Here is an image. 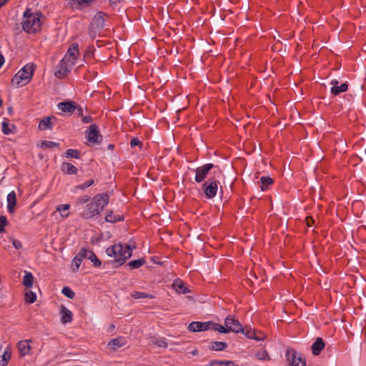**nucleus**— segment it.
<instances>
[{
	"instance_id": "1",
	"label": "nucleus",
	"mask_w": 366,
	"mask_h": 366,
	"mask_svg": "<svg viewBox=\"0 0 366 366\" xmlns=\"http://www.w3.org/2000/svg\"><path fill=\"white\" fill-rule=\"evenodd\" d=\"M109 197L107 193L95 195L92 201L87 204L81 212L84 219H90L101 213L104 208L108 204Z\"/></svg>"
},
{
	"instance_id": "2",
	"label": "nucleus",
	"mask_w": 366,
	"mask_h": 366,
	"mask_svg": "<svg viewBox=\"0 0 366 366\" xmlns=\"http://www.w3.org/2000/svg\"><path fill=\"white\" fill-rule=\"evenodd\" d=\"M106 253L109 257L114 258L116 267H119L125 263L127 259L132 256V248L129 244L119 243L109 247L106 249Z\"/></svg>"
},
{
	"instance_id": "3",
	"label": "nucleus",
	"mask_w": 366,
	"mask_h": 366,
	"mask_svg": "<svg viewBox=\"0 0 366 366\" xmlns=\"http://www.w3.org/2000/svg\"><path fill=\"white\" fill-rule=\"evenodd\" d=\"M41 16L40 12L34 14L31 9L27 8L24 12V20L21 23L24 31L29 34L39 31L41 29Z\"/></svg>"
},
{
	"instance_id": "4",
	"label": "nucleus",
	"mask_w": 366,
	"mask_h": 366,
	"mask_svg": "<svg viewBox=\"0 0 366 366\" xmlns=\"http://www.w3.org/2000/svg\"><path fill=\"white\" fill-rule=\"evenodd\" d=\"M34 69L35 65L34 64L25 65L12 78L11 84L16 87H21L28 84L33 76Z\"/></svg>"
},
{
	"instance_id": "5",
	"label": "nucleus",
	"mask_w": 366,
	"mask_h": 366,
	"mask_svg": "<svg viewBox=\"0 0 366 366\" xmlns=\"http://www.w3.org/2000/svg\"><path fill=\"white\" fill-rule=\"evenodd\" d=\"M285 356L290 365L291 366H306V361L300 353H297L292 348H288Z\"/></svg>"
},
{
	"instance_id": "6",
	"label": "nucleus",
	"mask_w": 366,
	"mask_h": 366,
	"mask_svg": "<svg viewBox=\"0 0 366 366\" xmlns=\"http://www.w3.org/2000/svg\"><path fill=\"white\" fill-rule=\"evenodd\" d=\"M76 61L68 57L64 56L59 64V69L55 73V76L58 78L64 77L72 69Z\"/></svg>"
},
{
	"instance_id": "7",
	"label": "nucleus",
	"mask_w": 366,
	"mask_h": 366,
	"mask_svg": "<svg viewBox=\"0 0 366 366\" xmlns=\"http://www.w3.org/2000/svg\"><path fill=\"white\" fill-rule=\"evenodd\" d=\"M86 139L92 144H99L102 140L97 124H93L89 126V129L86 131Z\"/></svg>"
},
{
	"instance_id": "8",
	"label": "nucleus",
	"mask_w": 366,
	"mask_h": 366,
	"mask_svg": "<svg viewBox=\"0 0 366 366\" xmlns=\"http://www.w3.org/2000/svg\"><path fill=\"white\" fill-rule=\"evenodd\" d=\"M215 166L212 163H207L197 167L195 170V181L198 183L203 182L207 177L209 172Z\"/></svg>"
},
{
	"instance_id": "9",
	"label": "nucleus",
	"mask_w": 366,
	"mask_h": 366,
	"mask_svg": "<svg viewBox=\"0 0 366 366\" xmlns=\"http://www.w3.org/2000/svg\"><path fill=\"white\" fill-rule=\"evenodd\" d=\"M218 182L214 179H209L204 183V194L208 199L213 198L218 189Z\"/></svg>"
},
{
	"instance_id": "10",
	"label": "nucleus",
	"mask_w": 366,
	"mask_h": 366,
	"mask_svg": "<svg viewBox=\"0 0 366 366\" xmlns=\"http://www.w3.org/2000/svg\"><path fill=\"white\" fill-rule=\"evenodd\" d=\"M224 325L228 327L229 332L235 333L244 332V327L239 320L232 316H228L224 319Z\"/></svg>"
},
{
	"instance_id": "11",
	"label": "nucleus",
	"mask_w": 366,
	"mask_h": 366,
	"mask_svg": "<svg viewBox=\"0 0 366 366\" xmlns=\"http://www.w3.org/2000/svg\"><path fill=\"white\" fill-rule=\"evenodd\" d=\"M212 322H192L188 325V330L192 332L206 331L211 329Z\"/></svg>"
},
{
	"instance_id": "12",
	"label": "nucleus",
	"mask_w": 366,
	"mask_h": 366,
	"mask_svg": "<svg viewBox=\"0 0 366 366\" xmlns=\"http://www.w3.org/2000/svg\"><path fill=\"white\" fill-rule=\"evenodd\" d=\"M57 107L63 112H67L70 114H73L76 109L75 102L71 100L59 102Z\"/></svg>"
},
{
	"instance_id": "13",
	"label": "nucleus",
	"mask_w": 366,
	"mask_h": 366,
	"mask_svg": "<svg viewBox=\"0 0 366 366\" xmlns=\"http://www.w3.org/2000/svg\"><path fill=\"white\" fill-rule=\"evenodd\" d=\"M330 84L332 85L330 92L333 95H338L342 92H346L348 89V85L346 83H343L340 86H338L339 82L337 79L332 80Z\"/></svg>"
},
{
	"instance_id": "14",
	"label": "nucleus",
	"mask_w": 366,
	"mask_h": 366,
	"mask_svg": "<svg viewBox=\"0 0 366 366\" xmlns=\"http://www.w3.org/2000/svg\"><path fill=\"white\" fill-rule=\"evenodd\" d=\"M126 344V339L124 337L120 336L109 341L108 343V347L112 351H116L117 349L124 346Z\"/></svg>"
},
{
	"instance_id": "15",
	"label": "nucleus",
	"mask_w": 366,
	"mask_h": 366,
	"mask_svg": "<svg viewBox=\"0 0 366 366\" xmlns=\"http://www.w3.org/2000/svg\"><path fill=\"white\" fill-rule=\"evenodd\" d=\"M84 252V251H81L80 249V251L74 257L71 265V268L73 272H76L79 270L82 259L85 258Z\"/></svg>"
},
{
	"instance_id": "16",
	"label": "nucleus",
	"mask_w": 366,
	"mask_h": 366,
	"mask_svg": "<svg viewBox=\"0 0 366 366\" xmlns=\"http://www.w3.org/2000/svg\"><path fill=\"white\" fill-rule=\"evenodd\" d=\"M325 344L321 337H317L315 341L311 346V350L313 355L317 356L320 354L324 349Z\"/></svg>"
},
{
	"instance_id": "17",
	"label": "nucleus",
	"mask_w": 366,
	"mask_h": 366,
	"mask_svg": "<svg viewBox=\"0 0 366 366\" xmlns=\"http://www.w3.org/2000/svg\"><path fill=\"white\" fill-rule=\"evenodd\" d=\"M81 250L85 252V258L93 262L94 267H99L101 266L102 262L97 257L93 251L87 249L84 247L81 248Z\"/></svg>"
},
{
	"instance_id": "18",
	"label": "nucleus",
	"mask_w": 366,
	"mask_h": 366,
	"mask_svg": "<svg viewBox=\"0 0 366 366\" xmlns=\"http://www.w3.org/2000/svg\"><path fill=\"white\" fill-rule=\"evenodd\" d=\"M79 54V44L77 43H73L68 49L64 56L68 57V59H71L76 61Z\"/></svg>"
},
{
	"instance_id": "19",
	"label": "nucleus",
	"mask_w": 366,
	"mask_h": 366,
	"mask_svg": "<svg viewBox=\"0 0 366 366\" xmlns=\"http://www.w3.org/2000/svg\"><path fill=\"white\" fill-rule=\"evenodd\" d=\"M173 289L179 294H187L190 290L186 287L185 284L180 280H176L172 284Z\"/></svg>"
},
{
	"instance_id": "20",
	"label": "nucleus",
	"mask_w": 366,
	"mask_h": 366,
	"mask_svg": "<svg viewBox=\"0 0 366 366\" xmlns=\"http://www.w3.org/2000/svg\"><path fill=\"white\" fill-rule=\"evenodd\" d=\"M52 119H56V118L54 116L47 117L46 118L42 119L39 124V129L40 130H46V129H51L53 123L51 122Z\"/></svg>"
},
{
	"instance_id": "21",
	"label": "nucleus",
	"mask_w": 366,
	"mask_h": 366,
	"mask_svg": "<svg viewBox=\"0 0 366 366\" xmlns=\"http://www.w3.org/2000/svg\"><path fill=\"white\" fill-rule=\"evenodd\" d=\"M60 313L61 315V321L63 324L69 323L72 321V312L64 305H61Z\"/></svg>"
},
{
	"instance_id": "22",
	"label": "nucleus",
	"mask_w": 366,
	"mask_h": 366,
	"mask_svg": "<svg viewBox=\"0 0 366 366\" xmlns=\"http://www.w3.org/2000/svg\"><path fill=\"white\" fill-rule=\"evenodd\" d=\"M7 208L9 213L12 214L16 204V197L14 191H11L7 196Z\"/></svg>"
},
{
	"instance_id": "23",
	"label": "nucleus",
	"mask_w": 366,
	"mask_h": 366,
	"mask_svg": "<svg viewBox=\"0 0 366 366\" xmlns=\"http://www.w3.org/2000/svg\"><path fill=\"white\" fill-rule=\"evenodd\" d=\"M19 354L21 357L29 354L31 350L28 340H21L17 345Z\"/></svg>"
},
{
	"instance_id": "24",
	"label": "nucleus",
	"mask_w": 366,
	"mask_h": 366,
	"mask_svg": "<svg viewBox=\"0 0 366 366\" xmlns=\"http://www.w3.org/2000/svg\"><path fill=\"white\" fill-rule=\"evenodd\" d=\"M104 14L102 11L98 12L93 20V25H96L98 29H102L104 26Z\"/></svg>"
},
{
	"instance_id": "25",
	"label": "nucleus",
	"mask_w": 366,
	"mask_h": 366,
	"mask_svg": "<svg viewBox=\"0 0 366 366\" xmlns=\"http://www.w3.org/2000/svg\"><path fill=\"white\" fill-rule=\"evenodd\" d=\"M61 170L67 174H75L77 173V168L72 164L69 162H64L61 164Z\"/></svg>"
},
{
	"instance_id": "26",
	"label": "nucleus",
	"mask_w": 366,
	"mask_h": 366,
	"mask_svg": "<svg viewBox=\"0 0 366 366\" xmlns=\"http://www.w3.org/2000/svg\"><path fill=\"white\" fill-rule=\"evenodd\" d=\"M34 276L30 272H25L23 277V285L26 288H31L34 283Z\"/></svg>"
},
{
	"instance_id": "27",
	"label": "nucleus",
	"mask_w": 366,
	"mask_h": 366,
	"mask_svg": "<svg viewBox=\"0 0 366 366\" xmlns=\"http://www.w3.org/2000/svg\"><path fill=\"white\" fill-rule=\"evenodd\" d=\"M227 347V344L224 342L214 341L210 342L209 349L214 351H222Z\"/></svg>"
},
{
	"instance_id": "28",
	"label": "nucleus",
	"mask_w": 366,
	"mask_h": 366,
	"mask_svg": "<svg viewBox=\"0 0 366 366\" xmlns=\"http://www.w3.org/2000/svg\"><path fill=\"white\" fill-rule=\"evenodd\" d=\"M123 219V217L120 215H114L113 214V212L112 211H109L106 217H105V220L106 222H110V223H114V222H117L118 221H121Z\"/></svg>"
},
{
	"instance_id": "29",
	"label": "nucleus",
	"mask_w": 366,
	"mask_h": 366,
	"mask_svg": "<svg viewBox=\"0 0 366 366\" xmlns=\"http://www.w3.org/2000/svg\"><path fill=\"white\" fill-rule=\"evenodd\" d=\"M261 182V190L264 191L267 189V187L273 183V179L270 177H262L260 178Z\"/></svg>"
},
{
	"instance_id": "30",
	"label": "nucleus",
	"mask_w": 366,
	"mask_h": 366,
	"mask_svg": "<svg viewBox=\"0 0 366 366\" xmlns=\"http://www.w3.org/2000/svg\"><path fill=\"white\" fill-rule=\"evenodd\" d=\"M146 263V260L144 258H140L138 259L132 260L128 262L127 266L134 268L138 269Z\"/></svg>"
},
{
	"instance_id": "31",
	"label": "nucleus",
	"mask_w": 366,
	"mask_h": 366,
	"mask_svg": "<svg viewBox=\"0 0 366 366\" xmlns=\"http://www.w3.org/2000/svg\"><path fill=\"white\" fill-rule=\"evenodd\" d=\"M65 157L66 158L79 159L81 157V152L78 149H69L65 152Z\"/></svg>"
},
{
	"instance_id": "32",
	"label": "nucleus",
	"mask_w": 366,
	"mask_h": 366,
	"mask_svg": "<svg viewBox=\"0 0 366 366\" xmlns=\"http://www.w3.org/2000/svg\"><path fill=\"white\" fill-rule=\"evenodd\" d=\"M207 366H234V363L232 361H212Z\"/></svg>"
},
{
	"instance_id": "33",
	"label": "nucleus",
	"mask_w": 366,
	"mask_h": 366,
	"mask_svg": "<svg viewBox=\"0 0 366 366\" xmlns=\"http://www.w3.org/2000/svg\"><path fill=\"white\" fill-rule=\"evenodd\" d=\"M211 328H212L215 331H218L220 333L226 334L229 332L227 327H226L225 325L222 326L217 323L212 322V324H211Z\"/></svg>"
},
{
	"instance_id": "34",
	"label": "nucleus",
	"mask_w": 366,
	"mask_h": 366,
	"mask_svg": "<svg viewBox=\"0 0 366 366\" xmlns=\"http://www.w3.org/2000/svg\"><path fill=\"white\" fill-rule=\"evenodd\" d=\"M11 352L6 350L1 356V360L0 362L1 366H6L9 360L11 359Z\"/></svg>"
},
{
	"instance_id": "35",
	"label": "nucleus",
	"mask_w": 366,
	"mask_h": 366,
	"mask_svg": "<svg viewBox=\"0 0 366 366\" xmlns=\"http://www.w3.org/2000/svg\"><path fill=\"white\" fill-rule=\"evenodd\" d=\"M132 297L134 299H141V298H149L153 299L154 297L152 295L147 294L142 292H134L132 294Z\"/></svg>"
},
{
	"instance_id": "36",
	"label": "nucleus",
	"mask_w": 366,
	"mask_h": 366,
	"mask_svg": "<svg viewBox=\"0 0 366 366\" xmlns=\"http://www.w3.org/2000/svg\"><path fill=\"white\" fill-rule=\"evenodd\" d=\"M36 300V295L31 291H28L25 293V300L28 303H34Z\"/></svg>"
},
{
	"instance_id": "37",
	"label": "nucleus",
	"mask_w": 366,
	"mask_h": 366,
	"mask_svg": "<svg viewBox=\"0 0 366 366\" xmlns=\"http://www.w3.org/2000/svg\"><path fill=\"white\" fill-rule=\"evenodd\" d=\"M152 343L157 345L159 347L165 348L167 347V342H166V340L164 338H161V339L153 338L152 340Z\"/></svg>"
},
{
	"instance_id": "38",
	"label": "nucleus",
	"mask_w": 366,
	"mask_h": 366,
	"mask_svg": "<svg viewBox=\"0 0 366 366\" xmlns=\"http://www.w3.org/2000/svg\"><path fill=\"white\" fill-rule=\"evenodd\" d=\"M255 356L260 360H269L270 359L266 350H260L257 352Z\"/></svg>"
},
{
	"instance_id": "39",
	"label": "nucleus",
	"mask_w": 366,
	"mask_h": 366,
	"mask_svg": "<svg viewBox=\"0 0 366 366\" xmlns=\"http://www.w3.org/2000/svg\"><path fill=\"white\" fill-rule=\"evenodd\" d=\"M2 132L6 135L14 133L13 129L9 127L6 119L2 122Z\"/></svg>"
},
{
	"instance_id": "40",
	"label": "nucleus",
	"mask_w": 366,
	"mask_h": 366,
	"mask_svg": "<svg viewBox=\"0 0 366 366\" xmlns=\"http://www.w3.org/2000/svg\"><path fill=\"white\" fill-rule=\"evenodd\" d=\"M61 292L63 295H64L66 297L69 299H73L75 296L74 292L69 287H64L61 290Z\"/></svg>"
},
{
	"instance_id": "41",
	"label": "nucleus",
	"mask_w": 366,
	"mask_h": 366,
	"mask_svg": "<svg viewBox=\"0 0 366 366\" xmlns=\"http://www.w3.org/2000/svg\"><path fill=\"white\" fill-rule=\"evenodd\" d=\"M59 146V143L54 142H51V141H43L41 144V147H45V148H48V149H51L53 147H58Z\"/></svg>"
},
{
	"instance_id": "42",
	"label": "nucleus",
	"mask_w": 366,
	"mask_h": 366,
	"mask_svg": "<svg viewBox=\"0 0 366 366\" xmlns=\"http://www.w3.org/2000/svg\"><path fill=\"white\" fill-rule=\"evenodd\" d=\"M94 179H90L87 182H85L84 183L81 184H79L78 186H76L75 188L76 189H85L86 188H88L89 187L92 186V184H94Z\"/></svg>"
},
{
	"instance_id": "43",
	"label": "nucleus",
	"mask_w": 366,
	"mask_h": 366,
	"mask_svg": "<svg viewBox=\"0 0 366 366\" xmlns=\"http://www.w3.org/2000/svg\"><path fill=\"white\" fill-rule=\"evenodd\" d=\"M90 200V197L88 195H84L81 196L78 198L76 201V204L78 205H83L84 204L86 203Z\"/></svg>"
},
{
	"instance_id": "44",
	"label": "nucleus",
	"mask_w": 366,
	"mask_h": 366,
	"mask_svg": "<svg viewBox=\"0 0 366 366\" xmlns=\"http://www.w3.org/2000/svg\"><path fill=\"white\" fill-rule=\"evenodd\" d=\"M8 224L7 219L5 216L0 217V233L5 231L4 227Z\"/></svg>"
},
{
	"instance_id": "45",
	"label": "nucleus",
	"mask_w": 366,
	"mask_h": 366,
	"mask_svg": "<svg viewBox=\"0 0 366 366\" xmlns=\"http://www.w3.org/2000/svg\"><path fill=\"white\" fill-rule=\"evenodd\" d=\"M243 333L246 335L247 337L252 339V337H254V335H255V331L252 330L251 329H247L246 330L244 329Z\"/></svg>"
},
{
	"instance_id": "46",
	"label": "nucleus",
	"mask_w": 366,
	"mask_h": 366,
	"mask_svg": "<svg viewBox=\"0 0 366 366\" xmlns=\"http://www.w3.org/2000/svg\"><path fill=\"white\" fill-rule=\"evenodd\" d=\"M69 207L70 205L69 204H60L58 207H57V210L59 211L60 212H65L66 210H68L69 209Z\"/></svg>"
},
{
	"instance_id": "47",
	"label": "nucleus",
	"mask_w": 366,
	"mask_h": 366,
	"mask_svg": "<svg viewBox=\"0 0 366 366\" xmlns=\"http://www.w3.org/2000/svg\"><path fill=\"white\" fill-rule=\"evenodd\" d=\"M12 244H13V246L16 249H19L22 247V244L21 242L18 240V239H13L12 240Z\"/></svg>"
},
{
	"instance_id": "48",
	"label": "nucleus",
	"mask_w": 366,
	"mask_h": 366,
	"mask_svg": "<svg viewBox=\"0 0 366 366\" xmlns=\"http://www.w3.org/2000/svg\"><path fill=\"white\" fill-rule=\"evenodd\" d=\"M141 144V142L139 141V139L138 138H132L131 142H130V146L132 147H134L135 146H137V145H139Z\"/></svg>"
},
{
	"instance_id": "49",
	"label": "nucleus",
	"mask_w": 366,
	"mask_h": 366,
	"mask_svg": "<svg viewBox=\"0 0 366 366\" xmlns=\"http://www.w3.org/2000/svg\"><path fill=\"white\" fill-rule=\"evenodd\" d=\"M82 122L85 124L90 123L92 122V118L91 116H83L81 119Z\"/></svg>"
},
{
	"instance_id": "50",
	"label": "nucleus",
	"mask_w": 366,
	"mask_h": 366,
	"mask_svg": "<svg viewBox=\"0 0 366 366\" xmlns=\"http://www.w3.org/2000/svg\"><path fill=\"white\" fill-rule=\"evenodd\" d=\"M252 339H254L255 340H262L264 339V335H262L261 333H259V335H257L256 332H255V335H254V337H252Z\"/></svg>"
},
{
	"instance_id": "51",
	"label": "nucleus",
	"mask_w": 366,
	"mask_h": 366,
	"mask_svg": "<svg viewBox=\"0 0 366 366\" xmlns=\"http://www.w3.org/2000/svg\"><path fill=\"white\" fill-rule=\"evenodd\" d=\"M89 2V0H76V3L78 4L79 6L88 4Z\"/></svg>"
},
{
	"instance_id": "52",
	"label": "nucleus",
	"mask_w": 366,
	"mask_h": 366,
	"mask_svg": "<svg viewBox=\"0 0 366 366\" xmlns=\"http://www.w3.org/2000/svg\"><path fill=\"white\" fill-rule=\"evenodd\" d=\"M78 115L83 117V109L81 107H76Z\"/></svg>"
},
{
	"instance_id": "53",
	"label": "nucleus",
	"mask_w": 366,
	"mask_h": 366,
	"mask_svg": "<svg viewBox=\"0 0 366 366\" xmlns=\"http://www.w3.org/2000/svg\"><path fill=\"white\" fill-rule=\"evenodd\" d=\"M4 63V56L0 53V68Z\"/></svg>"
},
{
	"instance_id": "54",
	"label": "nucleus",
	"mask_w": 366,
	"mask_h": 366,
	"mask_svg": "<svg viewBox=\"0 0 366 366\" xmlns=\"http://www.w3.org/2000/svg\"><path fill=\"white\" fill-rule=\"evenodd\" d=\"M7 1V0H0V6H3L4 4H6Z\"/></svg>"
},
{
	"instance_id": "55",
	"label": "nucleus",
	"mask_w": 366,
	"mask_h": 366,
	"mask_svg": "<svg viewBox=\"0 0 366 366\" xmlns=\"http://www.w3.org/2000/svg\"><path fill=\"white\" fill-rule=\"evenodd\" d=\"M114 147V146L113 144H109L108 145V149H110V150L113 149Z\"/></svg>"
},
{
	"instance_id": "56",
	"label": "nucleus",
	"mask_w": 366,
	"mask_h": 366,
	"mask_svg": "<svg viewBox=\"0 0 366 366\" xmlns=\"http://www.w3.org/2000/svg\"><path fill=\"white\" fill-rule=\"evenodd\" d=\"M12 110H13V109H12V107H9V108H8V112H9L10 114H12Z\"/></svg>"
},
{
	"instance_id": "57",
	"label": "nucleus",
	"mask_w": 366,
	"mask_h": 366,
	"mask_svg": "<svg viewBox=\"0 0 366 366\" xmlns=\"http://www.w3.org/2000/svg\"><path fill=\"white\" fill-rule=\"evenodd\" d=\"M110 1L113 4H116L119 1V0H110Z\"/></svg>"
},
{
	"instance_id": "58",
	"label": "nucleus",
	"mask_w": 366,
	"mask_h": 366,
	"mask_svg": "<svg viewBox=\"0 0 366 366\" xmlns=\"http://www.w3.org/2000/svg\"><path fill=\"white\" fill-rule=\"evenodd\" d=\"M192 354H193V355H197V350L193 351V352H192Z\"/></svg>"
},
{
	"instance_id": "59",
	"label": "nucleus",
	"mask_w": 366,
	"mask_h": 366,
	"mask_svg": "<svg viewBox=\"0 0 366 366\" xmlns=\"http://www.w3.org/2000/svg\"><path fill=\"white\" fill-rule=\"evenodd\" d=\"M307 220H308V219H307ZM310 224H311V222L307 221V225L310 226Z\"/></svg>"
},
{
	"instance_id": "60",
	"label": "nucleus",
	"mask_w": 366,
	"mask_h": 366,
	"mask_svg": "<svg viewBox=\"0 0 366 366\" xmlns=\"http://www.w3.org/2000/svg\"><path fill=\"white\" fill-rule=\"evenodd\" d=\"M307 220H308V219H307ZM310 224H311V222L307 221V225L310 226Z\"/></svg>"
},
{
	"instance_id": "61",
	"label": "nucleus",
	"mask_w": 366,
	"mask_h": 366,
	"mask_svg": "<svg viewBox=\"0 0 366 366\" xmlns=\"http://www.w3.org/2000/svg\"><path fill=\"white\" fill-rule=\"evenodd\" d=\"M89 52L87 51L86 54H84V57L86 56V55H89Z\"/></svg>"
},
{
	"instance_id": "62",
	"label": "nucleus",
	"mask_w": 366,
	"mask_h": 366,
	"mask_svg": "<svg viewBox=\"0 0 366 366\" xmlns=\"http://www.w3.org/2000/svg\"><path fill=\"white\" fill-rule=\"evenodd\" d=\"M2 103H3V102H2V100L0 99V107L2 105Z\"/></svg>"
},
{
	"instance_id": "63",
	"label": "nucleus",
	"mask_w": 366,
	"mask_h": 366,
	"mask_svg": "<svg viewBox=\"0 0 366 366\" xmlns=\"http://www.w3.org/2000/svg\"><path fill=\"white\" fill-rule=\"evenodd\" d=\"M62 216H64V214H61ZM69 214H65V217H68Z\"/></svg>"
},
{
	"instance_id": "64",
	"label": "nucleus",
	"mask_w": 366,
	"mask_h": 366,
	"mask_svg": "<svg viewBox=\"0 0 366 366\" xmlns=\"http://www.w3.org/2000/svg\"><path fill=\"white\" fill-rule=\"evenodd\" d=\"M11 128L15 129V126L14 125H11Z\"/></svg>"
}]
</instances>
